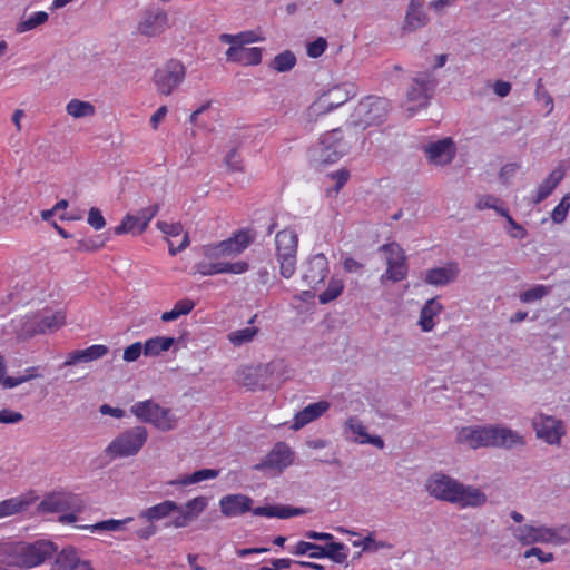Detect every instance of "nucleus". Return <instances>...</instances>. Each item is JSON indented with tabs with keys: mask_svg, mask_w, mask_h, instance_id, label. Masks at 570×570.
Segmentation results:
<instances>
[{
	"mask_svg": "<svg viewBox=\"0 0 570 570\" xmlns=\"http://www.w3.org/2000/svg\"><path fill=\"white\" fill-rule=\"evenodd\" d=\"M66 323V317L62 312H56L38 316L39 330H43L42 334L57 331Z\"/></svg>",
	"mask_w": 570,
	"mask_h": 570,
	"instance_id": "40",
	"label": "nucleus"
},
{
	"mask_svg": "<svg viewBox=\"0 0 570 570\" xmlns=\"http://www.w3.org/2000/svg\"><path fill=\"white\" fill-rule=\"evenodd\" d=\"M58 547L49 540L40 539L35 542L10 541L0 543V560L8 566L29 570L51 559Z\"/></svg>",
	"mask_w": 570,
	"mask_h": 570,
	"instance_id": "1",
	"label": "nucleus"
},
{
	"mask_svg": "<svg viewBox=\"0 0 570 570\" xmlns=\"http://www.w3.org/2000/svg\"><path fill=\"white\" fill-rule=\"evenodd\" d=\"M51 570H94L88 561L81 560L75 548H65L56 557Z\"/></svg>",
	"mask_w": 570,
	"mask_h": 570,
	"instance_id": "26",
	"label": "nucleus"
},
{
	"mask_svg": "<svg viewBox=\"0 0 570 570\" xmlns=\"http://www.w3.org/2000/svg\"><path fill=\"white\" fill-rule=\"evenodd\" d=\"M487 501L488 495L481 489L459 482L452 504H456L462 509L481 508Z\"/></svg>",
	"mask_w": 570,
	"mask_h": 570,
	"instance_id": "22",
	"label": "nucleus"
},
{
	"mask_svg": "<svg viewBox=\"0 0 570 570\" xmlns=\"http://www.w3.org/2000/svg\"><path fill=\"white\" fill-rule=\"evenodd\" d=\"M344 289V283L340 278L332 277L324 292L318 295V302L321 304H328L336 299Z\"/></svg>",
	"mask_w": 570,
	"mask_h": 570,
	"instance_id": "46",
	"label": "nucleus"
},
{
	"mask_svg": "<svg viewBox=\"0 0 570 570\" xmlns=\"http://www.w3.org/2000/svg\"><path fill=\"white\" fill-rule=\"evenodd\" d=\"M108 352L109 348L101 344L91 345L85 350H77L68 355L65 366H71L78 362H91L106 356Z\"/></svg>",
	"mask_w": 570,
	"mask_h": 570,
	"instance_id": "31",
	"label": "nucleus"
},
{
	"mask_svg": "<svg viewBox=\"0 0 570 570\" xmlns=\"http://www.w3.org/2000/svg\"><path fill=\"white\" fill-rule=\"evenodd\" d=\"M77 497L71 493L53 492L46 495L38 504L40 513H63L75 510Z\"/></svg>",
	"mask_w": 570,
	"mask_h": 570,
	"instance_id": "20",
	"label": "nucleus"
},
{
	"mask_svg": "<svg viewBox=\"0 0 570 570\" xmlns=\"http://www.w3.org/2000/svg\"><path fill=\"white\" fill-rule=\"evenodd\" d=\"M154 426L163 432L171 431L177 426V417L169 409L159 406Z\"/></svg>",
	"mask_w": 570,
	"mask_h": 570,
	"instance_id": "47",
	"label": "nucleus"
},
{
	"mask_svg": "<svg viewBox=\"0 0 570 570\" xmlns=\"http://www.w3.org/2000/svg\"><path fill=\"white\" fill-rule=\"evenodd\" d=\"M390 110V102L382 97L368 96L357 105L353 114V124L363 129L382 124Z\"/></svg>",
	"mask_w": 570,
	"mask_h": 570,
	"instance_id": "6",
	"label": "nucleus"
},
{
	"mask_svg": "<svg viewBox=\"0 0 570 570\" xmlns=\"http://www.w3.org/2000/svg\"><path fill=\"white\" fill-rule=\"evenodd\" d=\"M345 433L351 436H348L352 441L353 438L358 439H367L370 435L366 431V428L363 425V423L357 417H350L345 424H344Z\"/></svg>",
	"mask_w": 570,
	"mask_h": 570,
	"instance_id": "51",
	"label": "nucleus"
},
{
	"mask_svg": "<svg viewBox=\"0 0 570 570\" xmlns=\"http://www.w3.org/2000/svg\"><path fill=\"white\" fill-rule=\"evenodd\" d=\"M570 209V193L566 194L560 203L554 207L551 213V219L556 224H561L566 220L568 212Z\"/></svg>",
	"mask_w": 570,
	"mask_h": 570,
	"instance_id": "53",
	"label": "nucleus"
},
{
	"mask_svg": "<svg viewBox=\"0 0 570 570\" xmlns=\"http://www.w3.org/2000/svg\"><path fill=\"white\" fill-rule=\"evenodd\" d=\"M258 331L259 330L257 327H245L242 330L230 332L227 335V338L234 346H242L246 343L252 342L254 337L257 335Z\"/></svg>",
	"mask_w": 570,
	"mask_h": 570,
	"instance_id": "48",
	"label": "nucleus"
},
{
	"mask_svg": "<svg viewBox=\"0 0 570 570\" xmlns=\"http://www.w3.org/2000/svg\"><path fill=\"white\" fill-rule=\"evenodd\" d=\"M459 274V264L456 262H449L442 267L428 269L424 275V282L433 286H445L455 282Z\"/></svg>",
	"mask_w": 570,
	"mask_h": 570,
	"instance_id": "25",
	"label": "nucleus"
},
{
	"mask_svg": "<svg viewBox=\"0 0 570 570\" xmlns=\"http://www.w3.org/2000/svg\"><path fill=\"white\" fill-rule=\"evenodd\" d=\"M430 163L439 166L450 164L455 157V146L451 138H443L424 147Z\"/></svg>",
	"mask_w": 570,
	"mask_h": 570,
	"instance_id": "21",
	"label": "nucleus"
},
{
	"mask_svg": "<svg viewBox=\"0 0 570 570\" xmlns=\"http://www.w3.org/2000/svg\"><path fill=\"white\" fill-rule=\"evenodd\" d=\"M532 428L538 439L550 445H559L567 430L564 423L552 415L538 413L532 419Z\"/></svg>",
	"mask_w": 570,
	"mask_h": 570,
	"instance_id": "10",
	"label": "nucleus"
},
{
	"mask_svg": "<svg viewBox=\"0 0 570 570\" xmlns=\"http://www.w3.org/2000/svg\"><path fill=\"white\" fill-rule=\"evenodd\" d=\"M490 425L464 426L456 432V442L470 449L490 448Z\"/></svg>",
	"mask_w": 570,
	"mask_h": 570,
	"instance_id": "18",
	"label": "nucleus"
},
{
	"mask_svg": "<svg viewBox=\"0 0 570 570\" xmlns=\"http://www.w3.org/2000/svg\"><path fill=\"white\" fill-rule=\"evenodd\" d=\"M296 57L291 50H284L276 55L269 62V68L277 72H287L296 65Z\"/></svg>",
	"mask_w": 570,
	"mask_h": 570,
	"instance_id": "39",
	"label": "nucleus"
},
{
	"mask_svg": "<svg viewBox=\"0 0 570 570\" xmlns=\"http://www.w3.org/2000/svg\"><path fill=\"white\" fill-rule=\"evenodd\" d=\"M185 66L176 59L167 61L154 73V82L157 90L165 96H169L185 79Z\"/></svg>",
	"mask_w": 570,
	"mask_h": 570,
	"instance_id": "9",
	"label": "nucleus"
},
{
	"mask_svg": "<svg viewBox=\"0 0 570 570\" xmlns=\"http://www.w3.org/2000/svg\"><path fill=\"white\" fill-rule=\"evenodd\" d=\"M293 462V452L291 448L284 443H276L273 449L261 460L259 463L253 466L256 471H283Z\"/></svg>",
	"mask_w": 570,
	"mask_h": 570,
	"instance_id": "14",
	"label": "nucleus"
},
{
	"mask_svg": "<svg viewBox=\"0 0 570 570\" xmlns=\"http://www.w3.org/2000/svg\"><path fill=\"white\" fill-rule=\"evenodd\" d=\"M20 338H29L38 334H42L43 330H39L38 315L27 316L22 318L19 326L16 327Z\"/></svg>",
	"mask_w": 570,
	"mask_h": 570,
	"instance_id": "42",
	"label": "nucleus"
},
{
	"mask_svg": "<svg viewBox=\"0 0 570 570\" xmlns=\"http://www.w3.org/2000/svg\"><path fill=\"white\" fill-rule=\"evenodd\" d=\"M219 40L223 43H229L232 46H242L247 43H254L259 40L254 31H242L236 35L222 33Z\"/></svg>",
	"mask_w": 570,
	"mask_h": 570,
	"instance_id": "45",
	"label": "nucleus"
},
{
	"mask_svg": "<svg viewBox=\"0 0 570 570\" xmlns=\"http://www.w3.org/2000/svg\"><path fill=\"white\" fill-rule=\"evenodd\" d=\"M456 479L444 473H433L426 481L425 489L436 500L452 503L459 487Z\"/></svg>",
	"mask_w": 570,
	"mask_h": 570,
	"instance_id": "15",
	"label": "nucleus"
},
{
	"mask_svg": "<svg viewBox=\"0 0 570 570\" xmlns=\"http://www.w3.org/2000/svg\"><path fill=\"white\" fill-rule=\"evenodd\" d=\"M298 235L295 230L285 228L275 236L276 256L281 275L285 278L293 276L296 269V253Z\"/></svg>",
	"mask_w": 570,
	"mask_h": 570,
	"instance_id": "5",
	"label": "nucleus"
},
{
	"mask_svg": "<svg viewBox=\"0 0 570 570\" xmlns=\"http://www.w3.org/2000/svg\"><path fill=\"white\" fill-rule=\"evenodd\" d=\"M226 165L229 167L233 171L242 170V159L237 151V149L233 148L225 158Z\"/></svg>",
	"mask_w": 570,
	"mask_h": 570,
	"instance_id": "64",
	"label": "nucleus"
},
{
	"mask_svg": "<svg viewBox=\"0 0 570 570\" xmlns=\"http://www.w3.org/2000/svg\"><path fill=\"white\" fill-rule=\"evenodd\" d=\"M219 475V470L216 469H202L197 470L194 473L189 475H184L179 479L169 481V484L171 485H189L194 483H199L205 480L215 479Z\"/></svg>",
	"mask_w": 570,
	"mask_h": 570,
	"instance_id": "37",
	"label": "nucleus"
},
{
	"mask_svg": "<svg viewBox=\"0 0 570 570\" xmlns=\"http://www.w3.org/2000/svg\"><path fill=\"white\" fill-rule=\"evenodd\" d=\"M176 510H181V505H178L171 500H166L140 511L138 517L139 519L154 523L155 521L169 517Z\"/></svg>",
	"mask_w": 570,
	"mask_h": 570,
	"instance_id": "32",
	"label": "nucleus"
},
{
	"mask_svg": "<svg viewBox=\"0 0 570 570\" xmlns=\"http://www.w3.org/2000/svg\"><path fill=\"white\" fill-rule=\"evenodd\" d=\"M168 28V14L161 8L147 9L138 23L137 30L146 37H157Z\"/></svg>",
	"mask_w": 570,
	"mask_h": 570,
	"instance_id": "16",
	"label": "nucleus"
},
{
	"mask_svg": "<svg viewBox=\"0 0 570 570\" xmlns=\"http://www.w3.org/2000/svg\"><path fill=\"white\" fill-rule=\"evenodd\" d=\"M353 544L356 547L362 546L364 551H368V550L377 551L379 549L390 547L384 541H375L373 533H370L368 535H366L361 542L355 541Z\"/></svg>",
	"mask_w": 570,
	"mask_h": 570,
	"instance_id": "54",
	"label": "nucleus"
},
{
	"mask_svg": "<svg viewBox=\"0 0 570 570\" xmlns=\"http://www.w3.org/2000/svg\"><path fill=\"white\" fill-rule=\"evenodd\" d=\"M537 557L541 563H549L554 560V556L551 552H544L540 548L532 547L524 552V558Z\"/></svg>",
	"mask_w": 570,
	"mask_h": 570,
	"instance_id": "61",
	"label": "nucleus"
},
{
	"mask_svg": "<svg viewBox=\"0 0 570 570\" xmlns=\"http://www.w3.org/2000/svg\"><path fill=\"white\" fill-rule=\"evenodd\" d=\"M159 205L154 204L151 206L141 208L137 215L127 214L124 216L121 223L115 227L114 233L116 235L122 234H142L151 219L158 214Z\"/></svg>",
	"mask_w": 570,
	"mask_h": 570,
	"instance_id": "13",
	"label": "nucleus"
},
{
	"mask_svg": "<svg viewBox=\"0 0 570 570\" xmlns=\"http://www.w3.org/2000/svg\"><path fill=\"white\" fill-rule=\"evenodd\" d=\"M253 242L248 232L239 230L228 239L219 242V250L224 257H232L242 254Z\"/></svg>",
	"mask_w": 570,
	"mask_h": 570,
	"instance_id": "29",
	"label": "nucleus"
},
{
	"mask_svg": "<svg viewBox=\"0 0 570 570\" xmlns=\"http://www.w3.org/2000/svg\"><path fill=\"white\" fill-rule=\"evenodd\" d=\"M148 431L142 425H136L119 433L105 449L110 459H120L136 455L145 445Z\"/></svg>",
	"mask_w": 570,
	"mask_h": 570,
	"instance_id": "4",
	"label": "nucleus"
},
{
	"mask_svg": "<svg viewBox=\"0 0 570 570\" xmlns=\"http://www.w3.org/2000/svg\"><path fill=\"white\" fill-rule=\"evenodd\" d=\"M226 59L229 62L244 66H257L262 62V49L258 47L230 46L226 51Z\"/></svg>",
	"mask_w": 570,
	"mask_h": 570,
	"instance_id": "27",
	"label": "nucleus"
},
{
	"mask_svg": "<svg viewBox=\"0 0 570 570\" xmlns=\"http://www.w3.org/2000/svg\"><path fill=\"white\" fill-rule=\"evenodd\" d=\"M564 173L561 169L553 170L538 187L537 195L533 198L534 204H540L554 190L563 179Z\"/></svg>",
	"mask_w": 570,
	"mask_h": 570,
	"instance_id": "35",
	"label": "nucleus"
},
{
	"mask_svg": "<svg viewBox=\"0 0 570 570\" xmlns=\"http://www.w3.org/2000/svg\"><path fill=\"white\" fill-rule=\"evenodd\" d=\"M278 365H279L278 362L273 361L267 364L261 365L258 367L245 368V370H243V372L240 374V381L245 386H247L252 390H255L256 387L264 389L266 386V383L259 382L258 375L273 374L274 371L278 367Z\"/></svg>",
	"mask_w": 570,
	"mask_h": 570,
	"instance_id": "30",
	"label": "nucleus"
},
{
	"mask_svg": "<svg viewBox=\"0 0 570 570\" xmlns=\"http://www.w3.org/2000/svg\"><path fill=\"white\" fill-rule=\"evenodd\" d=\"M88 224L96 230H100L106 226V220L100 212L96 207H91L88 212Z\"/></svg>",
	"mask_w": 570,
	"mask_h": 570,
	"instance_id": "58",
	"label": "nucleus"
},
{
	"mask_svg": "<svg viewBox=\"0 0 570 570\" xmlns=\"http://www.w3.org/2000/svg\"><path fill=\"white\" fill-rule=\"evenodd\" d=\"M356 95L353 83H343L323 94L307 110L308 119L315 120L318 116L328 114L335 108L344 105Z\"/></svg>",
	"mask_w": 570,
	"mask_h": 570,
	"instance_id": "7",
	"label": "nucleus"
},
{
	"mask_svg": "<svg viewBox=\"0 0 570 570\" xmlns=\"http://www.w3.org/2000/svg\"><path fill=\"white\" fill-rule=\"evenodd\" d=\"M196 273L203 276L219 274V262H199L195 265Z\"/></svg>",
	"mask_w": 570,
	"mask_h": 570,
	"instance_id": "59",
	"label": "nucleus"
},
{
	"mask_svg": "<svg viewBox=\"0 0 570 570\" xmlns=\"http://www.w3.org/2000/svg\"><path fill=\"white\" fill-rule=\"evenodd\" d=\"M438 80L432 71L417 72L412 79L406 90L409 102L415 104L417 108H425L432 99Z\"/></svg>",
	"mask_w": 570,
	"mask_h": 570,
	"instance_id": "8",
	"label": "nucleus"
},
{
	"mask_svg": "<svg viewBox=\"0 0 570 570\" xmlns=\"http://www.w3.org/2000/svg\"><path fill=\"white\" fill-rule=\"evenodd\" d=\"M141 353H144V345L140 342H136L125 348L122 357L126 362H135Z\"/></svg>",
	"mask_w": 570,
	"mask_h": 570,
	"instance_id": "60",
	"label": "nucleus"
},
{
	"mask_svg": "<svg viewBox=\"0 0 570 570\" xmlns=\"http://www.w3.org/2000/svg\"><path fill=\"white\" fill-rule=\"evenodd\" d=\"M175 343L173 337L156 336L149 338L144 344L145 356H157L161 352L168 351Z\"/></svg>",
	"mask_w": 570,
	"mask_h": 570,
	"instance_id": "38",
	"label": "nucleus"
},
{
	"mask_svg": "<svg viewBox=\"0 0 570 570\" xmlns=\"http://www.w3.org/2000/svg\"><path fill=\"white\" fill-rule=\"evenodd\" d=\"M66 111L73 118H83L94 116L95 107L88 101L71 99L66 106Z\"/></svg>",
	"mask_w": 570,
	"mask_h": 570,
	"instance_id": "43",
	"label": "nucleus"
},
{
	"mask_svg": "<svg viewBox=\"0 0 570 570\" xmlns=\"http://www.w3.org/2000/svg\"><path fill=\"white\" fill-rule=\"evenodd\" d=\"M443 311V305L436 297L429 299L421 309L419 324L423 332H431L434 326V317Z\"/></svg>",
	"mask_w": 570,
	"mask_h": 570,
	"instance_id": "34",
	"label": "nucleus"
},
{
	"mask_svg": "<svg viewBox=\"0 0 570 570\" xmlns=\"http://www.w3.org/2000/svg\"><path fill=\"white\" fill-rule=\"evenodd\" d=\"M309 550H317V553H309L311 558L321 559L328 558L336 563H343L347 559L348 549L344 543L331 542L326 547H322L307 541H299L295 546L292 553L296 556L307 554Z\"/></svg>",
	"mask_w": 570,
	"mask_h": 570,
	"instance_id": "12",
	"label": "nucleus"
},
{
	"mask_svg": "<svg viewBox=\"0 0 570 570\" xmlns=\"http://www.w3.org/2000/svg\"><path fill=\"white\" fill-rule=\"evenodd\" d=\"M330 409L327 401H318L305 406L302 411L297 412L294 416L292 429L295 431L301 430L306 424L321 417Z\"/></svg>",
	"mask_w": 570,
	"mask_h": 570,
	"instance_id": "28",
	"label": "nucleus"
},
{
	"mask_svg": "<svg viewBox=\"0 0 570 570\" xmlns=\"http://www.w3.org/2000/svg\"><path fill=\"white\" fill-rule=\"evenodd\" d=\"M23 420V415L20 412H16L9 409L0 411V423L3 424H16Z\"/></svg>",
	"mask_w": 570,
	"mask_h": 570,
	"instance_id": "62",
	"label": "nucleus"
},
{
	"mask_svg": "<svg viewBox=\"0 0 570 570\" xmlns=\"http://www.w3.org/2000/svg\"><path fill=\"white\" fill-rule=\"evenodd\" d=\"M207 507V499L205 497H197L186 502L183 507V511L194 520L197 518Z\"/></svg>",
	"mask_w": 570,
	"mask_h": 570,
	"instance_id": "52",
	"label": "nucleus"
},
{
	"mask_svg": "<svg viewBox=\"0 0 570 570\" xmlns=\"http://www.w3.org/2000/svg\"><path fill=\"white\" fill-rule=\"evenodd\" d=\"M157 228L169 237L179 236L183 233V225L180 223H166V222H157Z\"/></svg>",
	"mask_w": 570,
	"mask_h": 570,
	"instance_id": "57",
	"label": "nucleus"
},
{
	"mask_svg": "<svg viewBox=\"0 0 570 570\" xmlns=\"http://www.w3.org/2000/svg\"><path fill=\"white\" fill-rule=\"evenodd\" d=\"M429 22L430 17L424 9V0H410L402 26L403 31L414 32Z\"/></svg>",
	"mask_w": 570,
	"mask_h": 570,
	"instance_id": "23",
	"label": "nucleus"
},
{
	"mask_svg": "<svg viewBox=\"0 0 570 570\" xmlns=\"http://www.w3.org/2000/svg\"><path fill=\"white\" fill-rule=\"evenodd\" d=\"M159 404L151 400L137 402L131 406V413L146 423L155 424L159 411Z\"/></svg>",
	"mask_w": 570,
	"mask_h": 570,
	"instance_id": "36",
	"label": "nucleus"
},
{
	"mask_svg": "<svg viewBox=\"0 0 570 570\" xmlns=\"http://www.w3.org/2000/svg\"><path fill=\"white\" fill-rule=\"evenodd\" d=\"M305 510L302 508H293L288 505H266L254 508L253 514L267 518L288 519L296 515H302Z\"/></svg>",
	"mask_w": 570,
	"mask_h": 570,
	"instance_id": "33",
	"label": "nucleus"
},
{
	"mask_svg": "<svg viewBox=\"0 0 570 570\" xmlns=\"http://www.w3.org/2000/svg\"><path fill=\"white\" fill-rule=\"evenodd\" d=\"M380 250L386 253L385 273L381 276V283L391 281L393 283L403 281L407 275V265L405 263L404 250L397 243H387L380 247Z\"/></svg>",
	"mask_w": 570,
	"mask_h": 570,
	"instance_id": "11",
	"label": "nucleus"
},
{
	"mask_svg": "<svg viewBox=\"0 0 570 570\" xmlns=\"http://www.w3.org/2000/svg\"><path fill=\"white\" fill-rule=\"evenodd\" d=\"M28 502L20 498H11L0 502V518L9 517L26 510Z\"/></svg>",
	"mask_w": 570,
	"mask_h": 570,
	"instance_id": "49",
	"label": "nucleus"
},
{
	"mask_svg": "<svg viewBox=\"0 0 570 570\" xmlns=\"http://www.w3.org/2000/svg\"><path fill=\"white\" fill-rule=\"evenodd\" d=\"M105 245V242H99V237L79 239L77 242V250L80 252H95L101 248Z\"/></svg>",
	"mask_w": 570,
	"mask_h": 570,
	"instance_id": "56",
	"label": "nucleus"
},
{
	"mask_svg": "<svg viewBox=\"0 0 570 570\" xmlns=\"http://www.w3.org/2000/svg\"><path fill=\"white\" fill-rule=\"evenodd\" d=\"M330 273L328 261L324 254L312 256L305 264L303 281L311 288L324 282Z\"/></svg>",
	"mask_w": 570,
	"mask_h": 570,
	"instance_id": "19",
	"label": "nucleus"
},
{
	"mask_svg": "<svg viewBox=\"0 0 570 570\" xmlns=\"http://www.w3.org/2000/svg\"><path fill=\"white\" fill-rule=\"evenodd\" d=\"M513 534L524 546L532 543L562 546L570 541V527L548 528L524 524L515 528Z\"/></svg>",
	"mask_w": 570,
	"mask_h": 570,
	"instance_id": "3",
	"label": "nucleus"
},
{
	"mask_svg": "<svg viewBox=\"0 0 570 570\" xmlns=\"http://www.w3.org/2000/svg\"><path fill=\"white\" fill-rule=\"evenodd\" d=\"M252 504L253 499L242 493L227 494L219 501L220 511L227 518L238 517L249 511L253 512Z\"/></svg>",
	"mask_w": 570,
	"mask_h": 570,
	"instance_id": "24",
	"label": "nucleus"
},
{
	"mask_svg": "<svg viewBox=\"0 0 570 570\" xmlns=\"http://www.w3.org/2000/svg\"><path fill=\"white\" fill-rule=\"evenodd\" d=\"M49 19V16L45 11H38L32 13L26 19L20 20L16 24V32L23 33L30 30L36 29L37 27L46 23Z\"/></svg>",
	"mask_w": 570,
	"mask_h": 570,
	"instance_id": "41",
	"label": "nucleus"
},
{
	"mask_svg": "<svg viewBox=\"0 0 570 570\" xmlns=\"http://www.w3.org/2000/svg\"><path fill=\"white\" fill-rule=\"evenodd\" d=\"M327 48V41L325 38H317L316 40L309 42L307 45V55L311 58L321 57Z\"/></svg>",
	"mask_w": 570,
	"mask_h": 570,
	"instance_id": "55",
	"label": "nucleus"
},
{
	"mask_svg": "<svg viewBox=\"0 0 570 570\" xmlns=\"http://www.w3.org/2000/svg\"><path fill=\"white\" fill-rule=\"evenodd\" d=\"M490 448L513 450L527 444L525 438L505 425H490Z\"/></svg>",
	"mask_w": 570,
	"mask_h": 570,
	"instance_id": "17",
	"label": "nucleus"
},
{
	"mask_svg": "<svg viewBox=\"0 0 570 570\" xmlns=\"http://www.w3.org/2000/svg\"><path fill=\"white\" fill-rule=\"evenodd\" d=\"M350 149V145L343 139L342 131L334 129L324 134L318 144L309 150L311 161L315 167L334 164Z\"/></svg>",
	"mask_w": 570,
	"mask_h": 570,
	"instance_id": "2",
	"label": "nucleus"
},
{
	"mask_svg": "<svg viewBox=\"0 0 570 570\" xmlns=\"http://www.w3.org/2000/svg\"><path fill=\"white\" fill-rule=\"evenodd\" d=\"M132 521V518H126L124 520H104L100 522H97L92 525H81V529H90L91 532H99V531H110V532H117L125 529V525Z\"/></svg>",
	"mask_w": 570,
	"mask_h": 570,
	"instance_id": "44",
	"label": "nucleus"
},
{
	"mask_svg": "<svg viewBox=\"0 0 570 570\" xmlns=\"http://www.w3.org/2000/svg\"><path fill=\"white\" fill-rule=\"evenodd\" d=\"M501 200L493 196V195H483V196H480L478 202H476V209L479 210H483V209H487V208H497V204H499Z\"/></svg>",
	"mask_w": 570,
	"mask_h": 570,
	"instance_id": "63",
	"label": "nucleus"
},
{
	"mask_svg": "<svg viewBox=\"0 0 570 570\" xmlns=\"http://www.w3.org/2000/svg\"><path fill=\"white\" fill-rule=\"evenodd\" d=\"M550 292H551L550 286L539 284V285H535V286L522 292L520 294L519 298L522 303H527V304L533 303V302L542 299L543 297L549 295Z\"/></svg>",
	"mask_w": 570,
	"mask_h": 570,
	"instance_id": "50",
	"label": "nucleus"
}]
</instances>
